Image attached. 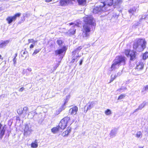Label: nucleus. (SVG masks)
<instances>
[{"label": "nucleus", "mask_w": 148, "mask_h": 148, "mask_svg": "<svg viewBox=\"0 0 148 148\" xmlns=\"http://www.w3.org/2000/svg\"><path fill=\"white\" fill-rule=\"evenodd\" d=\"M97 145L96 144L91 145L89 147V148H97Z\"/></svg>", "instance_id": "37"}, {"label": "nucleus", "mask_w": 148, "mask_h": 148, "mask_svg": "<svg viewBox=\"0 0 148 148\" xmlns=\"http://www.w3.org/2000/svg\"><path fill=\"white\" fill-rule=\"evenodd\" d=\"M148 90V85H147L145 86H144L142 90V91H144L147 90Z\"/></svg>", "instance_id": "39"}, {"label": "nucleus", "mask_w": 148, "mask_h": 148, "mask_svg": "<svg viewBox=\"0 0 148 148\" xmlns=\"http://www.w3.org/2000/svg\"><path fill=\"white\" fill-rule=\"evenodd\" d=\"M52 0H46V1L47 2H49L51 1Z\"/></svg>", "instance_id": "50"}, {"label": "nucleus", "mask_w": 148, "mask_h": 148, "mask_svg": "<svg viewBox=\"0 0 148 148\" xmlns=\"http://www.w3.org/2000/svg\"><path fill=\"white\" fill-rule=\"evenodd\" d=\"M79 4H82L85 1V0H77Z\"/></svg>", "instance_id": "38"}, {"label": "nucleus", "mask_w": 148, "mask_h": 148, "mask_svg": "<svg viewBox=\"0 0 148 148\" xmlns=\"http://www.w3.org/2000/svg\"><path fill=\"white\" fill-rule=\"evenodd\" d=\"M26 74V71L25 69H23V74Z\"/></svg>", "instance_id": "47"}, {"label": "nucleus", "mask_w": 148, "mask_h": 148, "mask_svg": "<svg viewBox=\"0 0 148 148\" xmlns=\"http://www.w3.org/2000/svg\"><path fill=\"white\" fill-rule=\"evenodd\" d=\"M59 64L58 63V64H57L56 66H55L54 67V69H55V70L58 67V66H59Z\"/></svg>", "instance_id": "45"}, {"label": "nucleus", "mask_w": 148, "mask_h": 148, "mask_svg": "<svg viewBox=\"0 0 148 148\" xmlns=\"http://www.w3.org/2000/svg\"><path fill=\"white\" fill-rule=\"evenodd\" d=\"M73 59L72 60L71 62H74L75 60L77 59V58L79 57V56L78 55V54H74L73 55Z\"/></svg>", "instance_id": "28"}, {"label": "nucleus", "mask_w": 148, "mask_h": 148, "mask_svg": "<svg viewBox=\"0 0 148 148\" xmlns=\"http://www.w3.org/2000/svg\"><path fill=\"white\" fill-rule=\"evenodd\" d=\"M66 49L65 46H63L62 49H58L55 51V54L56 55H60L65 51Z\"/></svg>", "instance_id": "14"}, {"label": "nucleus", "mask_w": 148, "mask_h": 148, "mask_svg": "<svg viewBox=\"0 0 148 148\" xmlns=\"http://www.w3.org/2000/svg\"><path fill=\"white\" fill-rule=\"evenodd\" d=\"M16 119L17 120H20L19 117H17Z\"/></svg>", "instance_id": "55"}, {"label": "nucleus", "mask_w": 148, "mask_h": 148, "mask_svg": "<svg viewBox=\"0 0 148 148\" xmlns=\"http://www.w3.org/2000/svg\"><path fill=\"white\" fill-rule=\"evenodd\" d=\"M82 48V46L79 47L78 48L75 49L74 51L73 52V55L74 54H78L79 51Z\"/></svg>", "instance_id": "23"}, {"label": "nucleus", "mask_w": 148, "mask_h": 148, "mask_svg": "<svg viewBox=\"0 0 148 148\" xmlns=\"http://www.w3.org/2000/svg\"><path fill=\"white\" fill-rule=\"evenodd\" d=\"M120 65L121 64L124 65L125 64V57L122 56L116 57L114 60Z\"/></svg>", "instance_id": "8"}, {"label": "nucleus", "mask_w": 148, "mask_h": 148, "mask_svg": "<svg viewBox=\"0 0 148 148\" xmlns=\"http://www.w3.org/2000/svg\"><path fill=\"white\" fill-rule=\"evenodd\" d=\"M56 42L60 47L62 46V44L63 43L62 41L61 40H58L56 41Z\"/></svg>", "instance_id": "33"}, {"label": "nucleus", "mask_w": 148, "mask_h": 148, "mask_svg": "<svg viewBox=\"0 0 148 148\" xmlns=\"http://www.w3.org/2000/svg\"><path fill=\"white\" fill-rule=\"evenodd\" d=\"M85 24L83 27V37H87L89 36L91 30V25H94V20L92 16L85 17L84 18Z\"/></svg>", "instance_id": "1"}, {"label": "nucleus", "mask_w": 148, "mask_h": 148, "mask_svg": "<svg viewBox=\"0 0 148 148\" xmlns=\"http://www.w3.org/2000/svg\"><path fill=\"white\" fill-rule=\"evenodd\" d=\"M139 148H143V147H140Z\"/></svg>", "instance_id": "59"}, {"label": "nucleus", "mask_w": 148, "mask_h": 148, "mask_svg": "<svg viewBox=\"0 0 148 148\" xmlns=\"http://www.w3.org/2000/svg\"><path fill=\"white\" fill-rule=\"evenodd\" d=\"M148 58V52H146L145 53L143 56V59L145 60Z\"/></svg>", "instance_id": "29"}, {"label": "nucleus", "mask_w": 148, "mask_h": 148, "mask_svg": "<svg viewBox=\"0 0 148 148\" xmlns=\"http://www.w3.org/2000/svg\"><path fill=\"white\" fill-rule=\"evenodd\" d=\"M146 42L144 39H139L134 42L133 48L137 51L141 52L146 48Z\"/></svg>", "instance_id": "2"}, {"label": "nucleus", "mask_w": 148, "mask_h": 148, "mask_svg": "<svg viewBox=\"0 0 148 148\" xmlns=\"http://www.w3.org/2000/svg\"><path fill=\"white\" fill-rule=\"evenodd\" d=\"M105 114L106 115H109L111 114V112L110 110L108 109L105 112Z\"/></svg>", "instance_id": "32"}, {"label": "nucleus", "mask_w": 148, "mask_h": 148, "mask_svg": "<svg viewBox=\"0 0 148 148\" xmlns=\"http://www.w3.org/2000/svg\"><path fill=\"white\" fill-rule=\"evenodd\" d=\"M34 47V45L33 44H31L30 46V48L32 49Z\"/></svg>", "instance_id": "49"}, {"label": "nucleus", "mask_w": 148, "mask_h": 148, "mask_svg": "<svg viewBox=\"0 0 148 148\" xmlns=\"http://www.w3.org/2000/svg\"><path fill=\"white\" fill-rule=\"evenodd\" d=\"M70 95H68V96H66V101H65V103L66 102H67V101H68V100L69 99V98H70Z\"/></svg>", "instance_id": "41"}, {"label": "nucleus", "mask_w": 148, "mask_h": 148, "mask_svg": "<svg viewBox=\"0 0 148 148\" xmlns=\"http://www.w3.org/2000/svg\"><path fill=\"white\" fill-rule=\"evenodd\" d=\"M26 75L28 76L29 75V73L32 71V69L28 67L26 70Z\"/></svg>", "instance_id": "30"}, {"label": "nucleus", "mask_w": 148, "mask_h": 148, "mask_svg": "<svg viewBox=\"0 0 148 148\" xmlns=\"http://www.w3.org/2000/svg\"><path fill=\"white\" fill-rule=\"evenodd\" d=\"M83 62V59H82L80 60V62L79 63V65H81L82 64Z\"/></svg>", "instance_id": "48"}, {"label": "nucleus", "mask_w": 148, "mask_h": 148, "mask_svg": "<svg viewBox=\"0 0 148 148\" xmlns=\"http://www.w3.org/2000/svg\"><path fill=\"white\" fill-rule=\"evenodd\" d=\"M142 136V133L140 131L138 132H137L136 134V136L137 138L140 137L141 136Z\"/></svg>", "instance_id": "34"}, {"label": "nucleus", "mask_w": 148, "mask_h": 148, "mask_svg": "<svg viewBox=\"0 0 148 148\" xmlns=\"http://www.w3.org/2000/svg\"><path fill=\"white\" fill-rule=\"evenodd\" d=\"M78 59L76 61H77L78 60Z\"/></svg>", "instance_id": "60"}, {"label": "nucleus", "mask_w": 148, "mask_h": 148, "mask_svg": "<svg viewBox=\"0 0 148 148\" xmlns=\"http://www.w3.org/2000/svg\"><path fill=\"white\" fill-rule=\"evenodd\" d=\"M121 74V73H119V72L118 73H117V75H115V76H118V75H120Z\"/></svg>", "instance_id": "51"}, {"label": "nucleus", "mask_w": 148, "mask_h": 148, "mask_svg": "<svg viewBox=\"0 0 148 148\" xmlns=\"http://www.w3.org/2000/svg\"><path fill=\"white\" fill-rule=\"evenodd\" d=\"M59 127H53L51 129V132L53 133H56L59 130Z\"/></svg>", "instance_id": "26"}, {"label": "nucleus", "mask_w": 148, "mask_h": 148, "mask_svg": "<svg viewBox=\"0 0 148 148\" xmlns=\"http://www.w3.org/2000/svg\"><path fill=\"white\" fill-rule=\"evenodd\" d=\"M36 114V113H35V112H29L28 115V118L30 119H32L34 117L35 114Z\"/></svg>", "instance_id": "22"}, {"label": "nucleus", "mask_w": 148, "mask_h": 148, "mask_svg": "<svg viewBox=\"0 0 148 148\" xmlns=\"http://www.w3.org/2000/svg\"><path fill=\"white\" fill-rule=\"evenodd\" d=\"M97 103V101H93L89 102L85 107V109L86 108L87 109L86 111L85 110L84 112L86 113L88 110L91 109L95 106Z\"/></svg>", "instance_id": "11"}, {"label": "nucleus", "mask_w": 148, "mask_h": 148, "mask_svg": "<svg viewBox=\"0 0 148 148\" xmlns=\"http://www.w3.org/2000/svg\"><path fill=\"white\" fill-rule=\"evenodd\" d=\"M117 129H116L115 128L112 130L111 131L109 134L110 137L111 138H112L114 137L116 135V134L117 133Z\"/></svg>", "instance_id": "18"}, {"label": "nucleus", "mask_w": 148, "mask_h": 148, "mask_svg": "<svg viewBox=\"0 0 148 148\" xmlns=\"http://www.w3.org/2000/svg\"><path fill=\"white\" fill-rule=\"evenodd\" d=\"M117 77V76H115V75L114 76V77H112L111 78V82L113 81Z\"/></svg>", "instance_id": "40"}, {"label": "nucleus", "mask_w": 148, "mask_h": 148, "mask_svg": "<svg viewBox=\"0 0 148 148\" xmlns=\"http://www.w3.org/2000/svg\"><path fill=\"white\" fill-rule=\"evenodd\" d=\"M147 104L146 102L144 101L138 106L139 108L141 110Z\"/></svg>", "instance_id": "25"}, {"label": "nucleus", "mask_w": 148, "mask_h": 148, "mask_svg": "<svg viewBox=\"0 0 148 148\" xmlns=\"http://www.w3.org/2000/svg\"><path fill=\"white\" fill-rule=\"evenodd\" d=\"M17 56V54H15V56L14 57V58H16V57Z\"/></svg>", "instance_id": "57"}, {"label": "nucleus", "mask_w": 148, "mask_h": 148, "mask_svg": "<svg viewBox=\"0 0 148 148\" xmlns=\"http://www.w3.org/2000/svg\"><path fill=\"white\" fill-rule=\"evenodd\" d=\"M29 43H32L34 44H35L36 42V41H35L33 39H29L28 40Z\"/></svg>", "instance_id": "35"}, {"label": "nucleus", "mask_w": 148, "mask_h": 148, "mask_svg": "<svg viewBox=\"0 0 148 148\" xmlns=\"http://www.w3.org/2000/svg\"><path fill=\"white\" fill-rule=\"evenodd\" d=\"M121 0H107L106 2L109 8L111 10L116 7L121 3Z\"/></svg>", "instance_id": "4"}, {"label": "nucleus", "mask_w": 148, "mask_h": 148, "mask_svg": "<svg viewBox=\"0 0 148 148\" xmlns=\"http://www.w3.org/2000/svg\"><path fill=\"white\" fill-rule=\"evenodd\" d=\"M16 59L15 58H14L13 59V61L14 62V64H16Z\"/></svg>", "instance_id": "42"}, {"label": "nucleus", "mask_w": 148, "mask_h": 148, "mask_svg": "<svg viewBox=\"0 0 148 148\" xmlns=\"http://www.w3.org/2000/svg\"><path fill=\"white\" fill-rule=\"evenodd\" d=\"M9 40L5 41L2 40L0 42V48H3L5 47L9 43Z\"/></svg>", "instance_id": "16"}, {"label": "nucleus", "mask_w": 148, "mask_h": 148, "mask_svg": "<svg viewBox=\"0 0 148 148\" xmlns=\"http://www.w3.org/2000/svg\"><path fill=\"white\" fill-rule=\"evenodd\" d=\"M70 120L69 117H66L62 119L59 124V127L61 129L63 130L66 127L68 122Z\"/></svg>", "instance_id": "6"}, {"label": "nucleus", "mask_w": 148, "mask_h": 148, "mask_svg": "<svg viewBox=\"0 0 148 148\" xmlns=\"http://www.w3.org/2000/svg\"><path fill=\"white\" fill-rule=\"evenodd\" d=\"M69 24L70 25H74V23H70Z\"/></svg>", "instance_id": "53"}, {"label": "nucleus", "mask_w": 148, "mask_h": 148, "mask_svg": "<svg viewBox=\"0 0 148 148\" xmlns=\"http://www.w3.org/2000/svg\"><path fill=\"white\" fill-rule=\"evenodd\" d=\"M24 134L25 135H29L33 131L31 128V125L29 124H26L24 130Z\"/></svg>", "instance_id": "10"}, {"label": "nucleus", "mask_w": 148, "mask_h": 148, "mask_svg": "<svg viewBox=\"0 0 148 148\" xmlns=\"http://www.w3.org/2000/svg\"><path fill=\"white\" fill-rule=\"evenodd\" d=\"M120 65L117 63L115 60H114L113 62V63L112 64L111 68L110 71H112L116 69H118Z\"/></svg>", "instance_id": "15"}, {"label": "nucleus", "mask_w": 148, "mask_h": 148, "mask_svg": "<svg viewBox=\"0 0 148 148\" xmlns=\"http://www.w3.org/2000/svg\"><path fill=\"white\" fill-rule=\"evenodd\" d=\"M28 111V108L27 107H25L23 108H20L17 110V112L19 115H21L23 118L25 117Z\"/></svg>", "instance_id": "7"}, {"label": "nucleus", "mask_w": 148, "mask_h": 148, "mask_svg": "<svg viewBox=\"0 0 148 148\" xmlns=\"http://www.w3.org/2000/svg\"><path fill=\"white\" fill-rule=\"evenodd\" d=\"M41 50V49H36L34 52L32 54V55L34 56L36 55V54L38 53L39 51Z\"/></svg>", "instance_id": "31"}, {"label": "nucleus", "mask_w": 148, "mask_h": 148, "mask_svg": "<svg viewBox=\"0 0 148 148\" xmlns=\"http://www.w3.org/2000/svg\"><path fill=\"white\" fill-rule=\"evenodd\" d=\"M125 97V94H122L120 95L118 98V100H121L123 98Z\"/></svg>", "instance_id": "36"}, {"label": "nucleus", "mask_w": 148, "mask_h": 148, "mask_svg": "<svg viewBox=\"0 0 148 148\" xmlns=\"http://www.w3.org/2000/svg\"><path fill=\"white\" fill-rule=\"evenodd\" d=\"M76 29L73 28V29H71L70 31H69L68 32H69V34L70 35H73L75 33Z\"/></svg>", "instance_id": "27"}, {"label": "nucleus", "mask_w": 148, "mask_h": 148, "mask_svg": "<svg viewBox=\"0 0 148 148\" xmlns=\"http://www.w3.org/2000/svg\"><path fill=\"white\" fill-rule=\"evenodd\" d=\"M148 18V15H147L146 16H142L141 19H145V18Z\"/></svg>", "instance_id": "43"}, {"label": "nucleus", "mask_w": 148, "mask_h": 148, "mask_svg": "<svg viewBox=\"0 0 148 148\" xmlns=\"http://www.w3.org/2000/svg\"><path fill=\"white\" fill-rule=\"evenodd\" d=\"M136 7H133L132 8H131L130 10H129L128 12L130 14V16H132V15L134 14L136 12Z\"/></svg>", "instance_id": "19"}, {"label": "nucleus", "mask_w": 148, "mask_h": 148, "mask_svg": "<svg viewBox=\"0 0 148 148\" xmlns=\"http://www.w3.org/2000/svg\"><path fill=\"white\" fill-rule=\"evenodd\" d=\"M122 89H123L122 88H121L119 89V90H120V91H121V90H122Z\"/></svg>", "instance_id": "56"}, {"label": "nucleus", "mask_w": 148, "mask_h": 148, "mask_svg": "<svg viewBox=\"0 0 148 148\" xmlns=\"http://www.w3.org/2000/svg\"><path fill=\"white\" fill-rule=\"evenodd\" d=\"M21 15L20 13H18L15 14L13 16H8L6 18V20L8 22V24L11 23L13 21H15L17 17H19Z\"/></svg>", "instance_id": "12"}, {"label": "nucleus", "mask_w": 148, "mask_h": 148, "mask_svg": "<svg viewBox=\"0 0 148 148\" xmlns=\"http://www.w3.org/2000/svg\"><path fill=\"white\" fill-rule=\"evenodd\" d=\"M77 26V25H76V24L75 25H74V27H75V26Z\"/></svg>", "instance_id": "58"}, {"label": "nucleus", "mask_w": 148, "mask_h": 148, "mask_svg": "<svg viewBox=\"0 0 148 148\" xmlns=\"http://www.w3.org/2000/svg\"><path fill=\"white\" fill-rule=\"evenodd\" d=\"M140 110V109H139V108L138 107L137 109H136L134 110V112L133 113H135V112H137L138 111V110Z\"/></svg>", "instance_id": "46"}, {"label": "nucleus", "mask_w": 148, "mask_h": 148, "mask_svg": "<svg viewBox=\"0 0 148 148\" xmlns=\"http://www.w3.org/2000/svg\"><path fill=\"white\" fill-rule=\"evenodd\" d=\"M1 57H2V56H1V55L0 54V59H1L2 60H3V58H2Z\"/></svg>", "instance_id": "54"}, {"label": "nucleus", "mask_w": 148, "mask_h": 148, "mask_svg": "<svg viewBox=\"0 0 148 148\" xmlns=\"http://www.w3.org/2000/svg\"><path fill=\"white\" fill-rule=\"evenodd\" d=\"M6 128V126L5 125L3 126L0 123V139H1L3 138L5 134Z\"/></svg>", "instance_id": "13"}, {"label": "nucleus", "mask_w": 148, "mask_h": 148, "mask_svg": "<svg viewBox=\"0 0 148 148\" xmlns=\"http://www.w3.org/2000/svg\"><path fill=\"white\" fill-rule=\"evenodd\" d=\"M27 53V51H25L23 53V54H26Z\"/></svg>", "instance_id": "52"}, {"label": "nucleus", "mask_w": 148, "mask_h": 148, "mask_svg": "<svg viewBox=\"0 0 148 148\" xmlns=\"http://www.w3.org/2000/svg\"><path fill=\"white\" fill-rule=\"evenodd\" d=\"M78 110V108L77 106L73 107L69 110V112L71 114L75 115L76 114Z\"/></svg>", "instance_id": "17"}, {"label": "nucleus", "mask_w": 148, "mask_h": 148, "mask_svg": "<svg viewBox=\"0 0 148 148\" xmlns=\"http://www.w3.org/2000/svg\"><path fill=\"white\" fill-rule=\"evenodd\" d=\"M110 8H109L106 2L101 3V4L98 6L95 7L93 9V13L97 14L101 13L102 12L110 11Z\"/></svg>", "instance_id": "3"}, {"label": "nucleus", "mask_w": 148, "mask_h": 148, "mask_svg": "<svg viewBox=\"0 0 148 148\" xmlns=\"http://www.w3.org/2000/svg\"><path fill=\"white\" fill-rule=\"evenodd\" d=\"M24 89V88L23 87L21 88L19 90V91L20 92H22L23 91Z\"/></svg>", "instance_id": "44"}, {"label": "nucleus", "mask_w": 148, "mask_h": 148, "mask_svg": "<svg viewBox=\"0 0 148 148\" xmlns=\"http://www.w3.org/2000/svg\"><path fill=\"white\" fill-rule=\"evenodd\" d=\"M144 66V64L142 62L138 63L137 64L136 67V69L138 70H142Z\"/></svg>", "instance_id": "20"}, {"label": "nucleus", "mask_w": 148, "mask_h": 148, "mask_svg": "<svg viewBox=\"0 0 148 148\" xmlns=\"http://www.w3.org/2000/svg\"><path fill=\"white\" fill-rule=\"evenodd\" d=\"M59 4L61 6L65 7L68 5L72 4L73 1H75V0H59Z\"/></svg>", "instance_id": "9"}, {"label": "nucleus", "mask_w": 148, "mask_h": 148, "mask_svg": "<svg viewBox=\"0 0 148 148\" xmlns=\"http://www.w3.org/2000/svg\"><path fill=\"white\" fill-rule=\"evenodd\" d=\"M124 53L127 56L130 57L131 60L134 61L136 59V52L127 49L125 50Z\"/></svg>", "instance_id": "5"}, {"label": "nucleus", "mask_w": 148, "mask_h": 148, "mask_svg": "<svg viewBox=\"0 0 148 148\" xmlns=\"http://www.w3.org/2000/svg\"><path fill=\"white\" fill-rule=\"evenodd\" d=\"M71 131V128H69L66 131L62 133V135L63 136H67L70 133Z\"/></svg>", "instance_id": "21"}, {"label": "nucleus", "mask_w": 148, "mask_h": 148, "mask_svg": "<svg viewBox=\"0 0 148 148\" xmlns=\"http://www.w3.org/2000/svg\"><path fill=\"white\" fill-rule=\"evenodd\" d=\"M31 147L33 148H36L38 147V144L37 141V140H36L34 142L32 143L31 144Z\"/></svg>", "instance_id": "24"}]
</instances>
